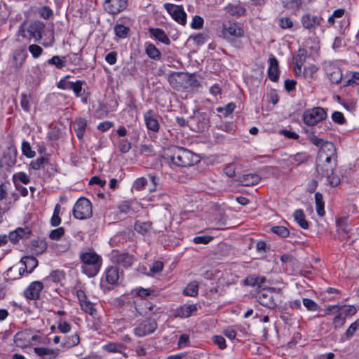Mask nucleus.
Returning a JSON list of instances; mask_svg holds the SVG:
<instances>
[{"instance_id":"79ce46f5","label":"nucleus","mask_w":359,"mask_h":359,"mask_svg":"<svg viewBox=\"0 0 359 359\" xmlns=\"http://www.w3.org/2000/svg\"><path fill=\"white\" fill-rule=\"evenodd\" d=\"M327 177L329 184L332 187H336L340 183V178L334 173V170L330 171L327 174L322 175Z\"/></svg>"},{"instance_id":"e433bc0d","label":"nucleus","mask_w":359,"mask_h":359,"mask_svg":"<svg viewBox=\"0 0 359 359\" xmlns=\"http://www.w3.org/2000/svg\"><path fill=\"white\" fill-rule=\"evenodd\" d=\"M30 234V231L28 229H22L18 228L15 230V231L12 232L9 238L13 242H16L18 241L17 237L22 238L24 236H27Z\"/></svg>"},{"instance_id":"4be33fe9","label":"nucleus","mask_w":359,"mask_h":359,"mask_svg":"<svg viewBox=\"0 0 359 359\" xmlns=\"http://www.w3.org/2000/svg\"><path fill=\"white\" fill-rule=\"evenodd\" d=\"M333 309H337L338 311H340L339 313H342L343 317L346 318L347 317H351L354 316L357 313V308L354 306L351 305H333L328 308L329 311H331Z\"/></svg>"},{"instance_id":"338daca9","label":"nucleus","mask_w":359,"mask_h":359,"mask_svg":"<svg viewBox=\"0 0 359 359\" xmlns=\"http://www.w3.org/2000/svg\"><path fill=\"white\" fill-rule=\"evenodd\" d=\"M279 25L282 29H289L293 26V22L289 18H282L279 19Z\"/></svg>"},{"instance_id":"58836bf2","label":"nucleus","mask_w":359,"mask_h":359,"mask_svg":"<svg viewBox=\"0 0 359 359\" xmlns=\"http://www.w3.org/2000/svg\"><path fill=\"white\" fill-rule=\"evenodd\" d=\"M227 12L231 15L241 16L244 14L245 10L239 5H229L226 7Z\"/></svg>"},{"instance_id":"13d9d810","label":"nucleus","mask_w":359,"mask_h":359,"mask_svg":"<svg viewBox=\"0 0 359 359\" xmlns=\"http://www.w3.org/2000/svg\"><path fill=\"white\" fill-rule=\"evenodd\" d=\"M309 139L311 141L312 144L317 147H320V148L323 147V145L325 143H327L328 142L324 141V140L321 138H318L313 132H311L309 136Z\"/></svg>"},{"instance_id":"6e6552de","label":"nucleus","mask_w":359,"mask_h":359,"mask_svg":"<svg viewBox=\"0 0 359 359\" xmlns=\"http://www.w3.org/2000/svg\"><path fill=\"white\" fill-rule=\"evenodd\" d=\"M165 9L172 16L173 20L182 25L187 22V14L182 5H175L166 3L164 4Z\"/></svg>"},{"instance_id":"9b49d317","label":"nucleus","mask_w":359,"mask_h":359,"mask_svg":"<svg viewBox=\"0 0 359 359\" xmlns=\"http://www.w3.org/2000/svg\"><path fill=\"white\" fill-rule=\"evenodd\" d=\"M127 0H105L104 10L110 14H117L126 8Z\"/></svg>"},{"instance_id":"5fc2aeb1","label":"nucleus","mask_w":359,"mask_h":359,"mask_svg":"<svg viewBox=\"0 0 359 359\" xmlns=\"http://www.w3.org/2000/svg\"><path fill=\"white\" fill-rule=\"evenodd\" d=\"M302 303L309 311H316L318 309V304L311 299L304 298L302 299Z\"/></svg>"},{"instance_id":"cd10ccee","label":"nucleus","mask_w":359,"mask_h":359,"mask_svg":"<svg viewBox=\"0 0 359 359\" xmlns=\"http://www.w3.org/2000/svg\"><path fill=\"white\" fill-rule=\"evenodd\" d=\"M87 122L85 118H78L74 122V128L79 139L83 137L86 128Z\"/></svg>"},{"instance_id":"bf43d9fd","label":"nucleus","mask_w":359,"mask_h":359,"mask_svg":"<svg viewBox=\"0 0 359 359\" xmlns=\"http://www.w3.org/2000/svg\"><path fill=\"white\" fill-rule=\"evenodd\" d=\"M65 233V229L62 227H59L54 230H52L49 234V237L52 240H59L61 238Z\"/></svg>"},{"instance_id":"f8f14e48","label":"nucleus","mask_w":359,"mask_h":359,"mask_svg":"<svg viewBox=\"0 0 359 359\" xmlns=\"http://www.w3.org/2000/svg\"><path fill=\"white\" fill-rule=\"evenodd\" d=\"M324 69L330 81L333 83H338L342 79L341 69L331 62H327L324 65Z\"/></svg>"},{"instance_id":"6ab92c4d","label":"nucleus","mask_w":359,"mask_h":359,"mask_svg":"<svg viewBox=\"0 0 359 359\" xmlns=\"http://www.w3.org/2000/svg\"><path fill=\"white\" fill-rule=\"evenodd\" d=\"M44 27L45 25L43 23L36 21L29 25L27 28V32L30 36L34 39L35 41H39L42 38V32Z\"/></svg>"},{"instance_id":"bb28decb","label":"nucleus","mask_w":359,"mask_h":359,"mask_svg":"<svg viewBox=\"0 0 359 359\" xmlns=\"http://www.w3.org/2000/svg\"><path fill=\"white\" fill-rule=\"evenodd\" d=\"M265 282V277L255 274L248 276L244 280L246 285L258 287H260Z\"/></svg>"},{"instance_id":"c9c22d12","label":"nucleus","mask_w":359,"mask_h":359,"mask_svg":"<svg viewBox=\"0 0 359 359\" xmlns=\"http://www.w3.org/2000/svg\"><path fill=\"white\" fill-rule=\"evenodd\" d=\"M318 70V67L314 65H311L304 68L302 75L305 79L312 80L314 79Z\"/></svg>"},{"instance_id":"423d86ee","label":"nucleus","mask_w":359,"mask_h":359,"mask_svg":"<svg viewBox=\"0 0 359 359\" xmlns=\"http://www.w3.org/2000/svg\"><path fill=\"white\" fill-rule=\"evenodd\" d=\"M74 217L79 219H86L93 215L91 202L86 198H80L73 208Z\"/></svg>"},{"instance_id":"c85d7f7f","label":"nucleus","mask_w":359,"mask_h":359,"mask_svg":"<svg viewBox=\"0 0 359 359\" xmlns=\"http://www.w3.org/2000/svg\"><path fill=\"white\" fill-rule=\"evenodd\" d=\"M294 218L302 229H307L309 228V223L305 219V215L302 210H296L294 212Z\"/></svg>"},{"instance_id":"473e14b6","label":"nucleus","mask_w":359,"mask_h":359,"mask_svg":"<svg viewBox=\"0 0 359 359\" xmlns=\"http://www.w3.org/2000/svg\"><path fill=\"white\" fill-rule=\"evenodd\" d=\"M65 57L54 55L47 60L49 65L55 66L57 69H62L65 66Z\"/></svg>"},{"instance_id":"412c9836","label":"nucleus","mask_w":359,"mask_h":359,"mask_svg":"<svg viewBox=\"0 0 359 359\" xmlns=\"http://www.w3.org/2000/svg\"><path fill=\"white\" fill-rule=\"evenodd\" d=\"M269 67L268 69L269 78L272 81H277L279 78L278 62L276 58L271 56L269 60Z\"/></svg>"},{"instance_id":"20e7f679","label":"nucleus","mask_w":359,"mask_h":359,"mask_svg":"<svg viewBox=\"0 0 359 359\" xmlns=\"http://www.w3.org/2000/svg\"><path fill=\"white\" fill-rule=\"evenodd\" d=\"M14 341L17 346L25 348L36 344H45L46 339L39 335L33 334L29 330L18 332L14 336Z\"/></svg>"},{"instance_id":"4c0bfd02","label":"nucleus","mask_w":359,"mask_h":359,"mask_svg":"<svg viewBox=\"0 0 359 359\" xmlns=\"http://www.w3.org/2000/svg\"><path fill=\"white\" fill-rule=\"evenodd\" d=\"M307 57V51L304 48L298 50L297 53L294 57V65H303L306 62Z\"/></svg>"},{"instance_id":"a19ab883","label":"nucleus","mask_w":359,"mask_h":359,"mask_svg":"<svg viewBox=\"0 0 359 359\" xmlns=\"http://www.w3.org/2000/svg\"><path fill=\"white\" fill-rule=\"evenodd\" d=\"M60 212V205L59 204H57L55 206L53 215L50 219V224L53 226H57L61 223Z\"/></svg>"},{"instance_id":"6e6d98bb","label":"nucleus","mask_w":359,"mask_h":359,"mask_svg":"<svg viewBox=\"0 0 359 359\" xmlns=\"http://www.w3.org/2000/svg\"><path fill=\"white\" fill-rule=\"evenodd\" d=\"M236 105L234 103L231 102L227 104L224 107H219L217 109V111L218 112L223 113L225 116H228L229 114H231L233 110L235 109Z\"/></svg>"},{"instance_id":"a211bd4d","label":"nucleus","mask_w":359,"mask_h":359,"mask_svg":"<svg viewBox=\"0 0 359 359\" xmlns=\"http://www.w3.org/2000/svg\"><path fill=\"white\" fill-rule=\"evenodd\" d=\"M322 18L318 15L305 14L302 17L301 22L304 28L307 29H316L320 25Z\"/></svg>"},{"instance_id":"49530a36","label":"nucleus","mask_w":359,"mask_h":359,"mask_svg":"<svg viewBox=\"0 0 359 359\" xmlns=\"http://www.w3.org/2000/svg\"><path fill=\"white\" fill-rule=\"evenodd\" d=\"M22 152L27 158H33L36 154L35 151L32 149L29 143L27 141H24L22 143Z\"/></svg>"},{"instance_id":"4d7b16f0","label":"nucleus","mask_w":359,"mask_h":359,"mask_svg":"<svg viewBox=\"0 0 359 359\" xmlns=\"http://www.w3.org/2000/svg\"><path fill=\"white\" fill-rule=\"evenodd\" d=\"M163 269V264L161 261H156L148 273L149 276H154L156 273L161 272Z\"/></svg>"},{"instance_id":"a18cd8bd","label":"nucleus","mask_w":359,"mask_h":359,"mask_svg":"<svg viewBox=\"0 0 359 359\" xmlns=\"http://www.w3.org/2000/svg\"><path fill=\"white\" fill-rule=\"evenodd\" d=\"M271 230L273 233L282 238H287L290 235L289 230L283 226H275L271 227Z\"/></svg>"},{"instance_id":"0e129e2a","label":"nucleus","mask_w":359,"mask_h":359,"mask_svg":"<svg viewBox=\"0 0 359 359\" xmlns=\"http://www.w3.org/2000/svg\"><path fill=\"white\" fill-rule=\"evenodd\" d=\"M147 183V180L144 177L138 178L133 184V188L137 191L143 189Z\"/></svg>"},{"instance_id":"7c9ffc66","label":"nucleus","mask_w":359,"mask_h":359,"mask_svg":"<svg viewBox=\"0 0 359 359\" xmlns=\"http://www.w3.org/2000/svg\"><path fill=\"white\" fill-rule=\"evenodd\" d=\"M13 181L15 184V187L18 185V182H21L25 184H27L30 182L29 177L24 172H19L17 173H15L13 175Z\"/></svg>"},{"instance_id":"69168bd1","label":"nucleus","mask_w":359,"mask_h":359,"mask_svg":"<svg viewBox=\"0 0 359 359\" xmlns=\"http://www.w3.org/2000/svg\"><path fill=\"white\" fill-rule=\"evenodd\" d=\"M120 345L116 343H109L103 346L104 351L109 353H116L120 351Z\"/></svg>"},{"instance_id":"680f3d73","label":"nucleus","mask_w":359,"mask_h":359,"mask_svg":"<svg viewBox=\"0 0 359 359\" xmlns=\"http://www.w3.org/2000/svg\"><path fill=\"white\" fill-rule=\"evenodd\" d=\"M212 240V236H199L194 238V242L196 244H208Z\"/></svg>"},{"instance_id":"39448f33","label":"nucleus","mask_w":359,"mask_h":359,"mask_svg":"<svg viewBox=\"0 0 359 359\" xmlns=\"http://www.w3.org/2000/svg\"><path fill=\"white\" fill-rule=\"evenodd\" d=\"M243 29L236 22L228 21L223 23L221 32L223 39L228 41H233L236 39L244 36Z\"/></svg>"},{"instance_id":"8fccbe9b","label":"nucleus","mask_w":359,"mask_h":359,"mask_svg":"<svg viewBox=\"0 0 359 359\" xmlns=\"http://www.w3.org/2000/svg\"><path fill=\"white\" fill-rule=\"evenodd\" d=\"M31 97L29 95L22 93L20 97V105L21 107L27 112L29 111L30 104L29 102Z\"/></svg>"},{"instance_id":"0eeeda50","label":"nucleus","mask_w":359,"mask_h":359,"mask_svg":"<svg viewBox=\"0 0 359 359\" xmlns=\"http://www.w3.org/2000/svg\"><path fill=\"white\" fill-rule=\"evenodd\" d=\"M327 113L322 107H313L306 110L303 116L304 123L308 126H314L325 119Z\"/></svg>"},{"instance_id":"2f4dec72","label":"nucleus","mask_w":359,"mask_h":359,"mask_svg":"<svg viewBox=\"0 0 359 359\" xmlns=\"http://www.w3.org/2000/svg\"><path fill=\"white\" fill-rule=\"evenodd\" d=\"M145 51H146V53L147 54V55L153 60H158L161 58V52L154 44H151V43L148 44L146 46Z\"/></svg>"},{"instance_id":"c756f323","label":"nucleus","mask_w":359,"mask_h":359,"mask_svg":"<svg viewBox=\"0 0 359 359\" xmlns=\"http://www.w3.org/2000/svg\"><path fill=\"white\" fill-rule=\"evenodd\" d=\"M315 202H316V212L318 215L320 217H323L325 214V211L324 209V201H323V195L317 192L315 194Z\"/></svg>"},{"instance_id":"603ef678","label":"nucleus","mask_w":359,"mask_h":359,"mask_svg":"<svg viewBox=\"0 0 359 359\" xmlns=\"http://www.w3.org/2000/svg\"><path fill=\"white\" fill-rule=\"evenodd\" d=\"M28 50L34 58L39 57L43 53V48L36 44L29 45Z\"/></svg>"},{"instance_id":"2eb2a0df","label":"nucleus","mask_w":359,"mask_h":359,"mask_svg":"<svg viewBox=\"0 0 359 359\" xmlns=\"http://www.w3.org/2000/svg\"><path fill=\"white\" fill-rule=\"evenodd\" d=\"M43 287V284L41 281H34L25 290L24 294L27 299H36L39 297Z\"/></svg>"},{"instance_id":"ddd939ff","label":"nucleus","mask_w":359,"mask_h":359,"mask_svg":"<svg viewBox=\"0 0 359 359\" xmlns=\"http://www.w3.org/2000/svg\"><path fill=\"white\" fill-rule=\"evenodd\" d=\"M144 119L148 130L158 132L160 129L158 116L153 111L149 110L144 114Z\"/></svg>"},{"instance_id":"3c124183","label":"nucleus","mask_w":359,"mask_h":359,"mask_svg":"<svg viewBox=\"0 0 359 359\" xmlns=\"http://www.w3.org/2000/svg\"><path fill=\"white\" fill-rule=\"evenodd\" d=\"M48 163V159L44 156L38 158L37 159L32 161L30 163V166L34 170H39L42 168L43 164Z\"/></svg>"},{"instance_id":"dca6fc26","label":"nucleus","mask_w":359,"mask_h":359,"mask_svg":"<svg viewBox=\"0 0 359 359\" xmlns=\"http://www.w3.org/2000/svg\"><path fill=\"white\" fill-rule=\"evenodd\" d=\"M20 263L22 266L19 269V273L21 276L25 271L30 273L38 266L37 259L32 256H26L22 257Z\"/></svg>"},{"instance_id":"f257e3e1","label":"nucleus","mask_w":359,"mask_h":359,"mask_svg":"<svg viewBox=\"0 0 359 359\" xmlns=\"http://www.w3.org/2000/svg\"><path fill=\"white\" fill-rule=\"evenodd\" d=\"M337 165V149L333 143L327 142L318 151L316 159V170L320 175L334 170Z\"/></svg>"},{"instance_id":"393cba45","label":"nucleus","mask_w":359,"mask_h":359,"mask_svg":"<svg viewBox=\"0 0 359 359\" xmlns=\"http://www.w3.org/2000/svg\"><path fill=\"white\" fill-rule=\"evenodd\" d=\"M149 34L158 41L168 45L170 43V40L165 34V32L159 28H150L149 29Z\"/></svg>"},{"instance_id":"72a5a7b5","label":"nucleus","mask_w":359,"mask_h":359,"mask_svg":"<svg viewBox=\"0 0 359 359\" xmlns=\"http://www.w3.org/2000/svg\"><path fill=\"white\" fill-rule=\"evenodd\" d=\"M80 342V338L78 334L69 336L64 339L63 347L71 348L78 345Z\"/></svg>"},{"instance_id":"4468645a","label":"nucleus","mask_w":359,"mask_h":359,"mask_svg":"<svg viewBox=\"0 0 359 359\" xmlns=\"http://www.w3.org/2000/svg\"><path fill=\"white\" fill-rule=\"evenodd\" d=\"M257 301L262 306L269 309H273L276 306L273 292L269 290H262L260 292L257 296Z\"/></svg>"},{"instance_id":"b1692460","label":"nucleus","mask_w":359,"mask_h":359,"mask_svg":"<svg viewBox=\"0 0 359 359\" xmlns=\"http://www.w3.org/2000/svg\"><path fill=\"white\" fill-rule=\"evenodd\" d=\"M105 275L107 283L114 285L118 283L121 276V273L116 266H110L107 269Z\"/></svg>"},{"instance_id":"5701e85b","label":"nucleus","mask_w":359,"mask_h":359,"mask_svg":"<svg viewBox=\"0 0 359 359\" xmlns=\"http://www.w3.org/2000/svg\"><path fill=\"white\" fill-rule=\"evenodd\" d=\"M260 177L257 174H246L240 176L237 181L243 186H253L258 184Z\"/></svg>"},{"instance_id":"864d4df0","label":"nucleus","mask_w":359,"mask_h":359,"mask_svg":"<svg viewBox=\"0 0 359 359\" xmlns=\"http://www.w3.org/2000/svg\"><path fill=\"white\" fill-rule=\"evenodd\" d=\"M359 329V318L353 323L346 330L345 333L346 337L349 339L352 337L355 332Z\"/></svg>"},{"instance_id":"aec40b11","label":"nucleus","mask_w":359,"mask_h":359,"mask_svg":"<svg viewBox=\"0 0 359 359\" xmlns=\"http://www.w3.org/2000/svg\"><path fill=\"white\" fill-rule=\"evenodd\" d=\"M196 310L197 307L194 304H184L175 310L174 316L175 317L178 318H188L191 316L194 312H196Z\"/></svg>"},{"instance_id":"774afa93","label":"nucleus","mask_w":359,"mask_h":359,"mask_svg":"<svg viewBox=\"0 0 359 359\" xmlns=\"http://www.w3.org/2000/svg\"><path fill=\"white\" fill-rule=\"evenodd\" d=\"M332 120L339 123L344 124L346 122L344 114L339 111H334L332 115Z\"/></svg>"},{"instance_id":"09e8293b","label":"nucleus","mask_w":359,"mask_h":359,"mask_svg":"<svg viewBox=\"0 0 359 359\" xmlns=\"http://www.w3.org/2000/svg\"><path fill=\"white\" fill-rule=\"evenodd\" d=\"M346 323L345 317H343L342 313H338L333 319L332 325L334 330L342 327Z\"/></svg>"},{"instance_id":"37998d69","label":"nucleus","mask_w":359,"mask_h":359,"mask_svg":"<svg viewBox=\"0 0 359 359\" xmlns=\"http://www.w3.org/2000/svg\"><path fill=\"white\" fill-rule=\"evenodd\" d=\"M129 30V27L121 24L116 25L114 27L116 35L120 38H126L128 34Z\"/></svg>"},{"instance_id":"ea45409f","label":"nucleus","mask_w":359,"mask_h":359,"mask_svg":"<svg viewBox=\"0 0 359 359\" xmlns=\"http://www.w3.org/2000/svg\"><path fill=\"white\" fill-rule=\"evenodd\" d=\"M337 225L339 230L344 232L346 234H348L351 232V227L348 223V220L346 218H341L337 220Z\"/></svg>"},{"instance_id":"f704fd0d","label":"nucleus","mask_w":359,"mask_h":359,"mask_svg":"<svg viewBox=\"0 0 359 359\" xmlns=\"http://www.w3.org/2000/svg\"><path fill=\"white\" fill-rule=\"evenodd\" d=\"M198 284L196 281H193L187 285L184 290V294L186 296L196 297L198 294Z\"/></svg>"},{"instance_id":"de8ad7c7","label":"nucleus","mask_w":359,"mask_h":359,"mask_svg":"<svg viewBox=\"0 0 359 359\" xmlns=\"http://www.w3.org/2000/svg\"><path fill=\"white\" fill-rule=\"evenodd\" d=\"M151 229V224L149 222H137L135 224V229L142 233L144 234L147 232H148Z\"/></svg>"},{"instance_id":"052dcab7","label":"nucleus","mask_w":359,"mask_h":359,"mask_svg":"<svg viewBox=\"0 0 359 359\" xmlns=\"http://www.w3.org/2000/svg\"><path fill=\"white\" fill-rule=\"evenodd\" d=\"M131 149L130 142L126 140H121L118 143V149L121 153H127Z\"/></svg>"},{"instance_id":"7ed1b4c3","label":"nucleus","mask_w":359,"mask_h":359,"mask_svg":"<svg viewBox=\"0 0 359 359\" xmlns=\"http://www.w3.org/2000/svg\"><path fill=\"white\" fill-rule=\"evenodd\" d=\"M80 258L83 262V272L89 277L96 276L102 265L101 257L94 252H87L81 253Z\"/></svg>"},{"instance_id":"e2e57ef3","label":"nucleus","mask_w":359,"mask_h":359,"mask_svg":"<svg viewBox=\"0 0 359 359\" xmlns=\"http://www.w3.org/2000/svg\"><path fill=\"white\" fill-rule=\"evenodd\" d=\"M204 20L199 15H195L193 18L192 22L191 23V27L193 29H201L203 25Z\"/></svg>"},{"instance_id":"1a4fd4ad","label":"nucleus","mask_w":359,"mask_h":359,"mask_svg":"<svg viewBox=\"0 0 359 359\" xmlns=\"http://www.w3.org/2000/svg\"><path fill=\"white\" fill-rule=\"evenodd\" d=\"M158 327L157 322L154 318H147L140 323L134 330L135 334L139 337L153 333Z\"/></svg>"},{"instance_id":"c03bdc74","label":"nucleus","mask_w":359,"mask_h":359,"mask_svg":"<svg viewBox=\"0 0 359 359\" xmlns=\"http://www.w3.org/2000/svg\"><path fill=\"white\" fill-rule=\"evenodd\" d=\"M81 309L88 313L90 316H94L96 313V310L94 307V304L88 299L80 304Z\"/></svg>"},{"instance_id":"9d476101","label":"nucleus","mask_w":359,"mask_h":359,"mask_svg":"<svg viewBox=\"0 0 359 359\" xmlns=\"http://www.w3.org/2000/svg\"><path fill=\"white\" fill-rule=\"evenodd\" d=\"M111 260L124 267H130L134 262L133 255L128 252H120L117 250H114L111 254Z\"/></svg>"},{"instance_id":"a878e982","label":"nucleus","mask_w":359,"mask_h":359,"mask_svg":"<svg viewBox=\"0 0 359 359\" xmlns=\"http://www.w3.org/2000/svg\"><path fill=\"white\" fill-rule=\"evenodd\" d=\"M27 57V53L25 50L20 49L17 50L13 56V67L18 69H20L25 62Z\"/></svg>"},{"instance_id":"f03ea898","label":"nucleus","mask_w":359,"mask_h":359,"mask_svg":"<svg viewBox=\"0 0 359 359\" xmlns=\"http://www.w3.org/2000/svg\"><path fill=\"white\" fill-rule=\"evenodd\" d=\"M168 158L179 167H189L197 162V157L189 150L178 147H172L168 149Z\"/></svg>"},{"instance_id":"f3484780","label":"nucleus","mask_w":359,"mask_h":359,"mask_svg":"<svg viewBox=\"0 0 359 359\" xmlns=\"http://www.w3.org/2000/svg\"><path fill=\"white\" fill-rule=\"evenodd\" d=\"M34 351L43 359H56L60 354L58 348L53 349L46 347H35Z\"/></svg>"}]
</instances>
